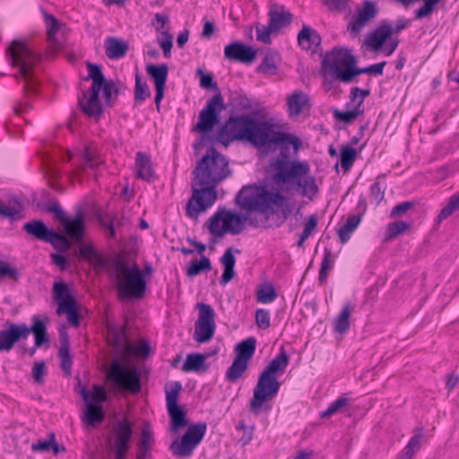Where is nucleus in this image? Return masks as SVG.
I'll list each match as a JSON object with an SVG mask.
<instances>
[{"mask_svg": "<svg viewBox=\"0 0 459 459\" xmlns=\"http://www.w3.org/2000/svg\"><path fill=\"white\" fill-rule=\"evenodd\" d=\"M324 4L334 13H343L349 9L350 0H323Z\"/></svg>", "mask_w": 459, "mask_h": 459, "instance_id": "nucleus-61", "label": "nucleus"}, {"mask_svg": "<svg viewBox=\"0 0 459 459\" xmlns=\"http://www.w3.org/2000/svg\"><path fill=\"white\" fill-rule=\"evenodd\" d=\"M92 404L102 406L101 403L108 399V394L103 386L94 385L92 387V393L90 396Z\"/></svg>", "mask_w": 459, "mask_h": 459, "instance_id": "nucleus-60", "label": "nucleus"}, {"mask_svg": "<svg viewBox=\"0 0 459 459\" xmlns=\"http://www.w3.org/2000/svg\"><path fill=\"white\" fill-rule=\"evenodd\" d=\"M182 390V385L178 381L169 383L165 387L166 402L168 405L178 404V394Z\"/></svg>", "mask_w": 459, "mask_h": 459, "instance_id": "nucleus-49", "label": "nucleus"}, {"mask_svg": "<svg viewBox=\"0 0 459 459\" xmlns=\"http://www.w3.org/2000/svg\"><path fill=\"white\" fill-rule=\"evenodd\" d=\"M235 203L241 211L247 213L256 212L260 218L250 217V224L264 228H268L266 223L280 209L285 221L294 207L279 191L273 192L266 185L255 184L244 186L236 195Z\"/></svg>", "mask_w": 459, "mask_h": 459, "instance_id": "nucleus-3", "label": "nucleus"}, {"mask_svg": "<svg viewBox=\"0 0 459 459\" xmlns=\"http://www.w3.org/2000/svg\"><path fill=\"white\" fill-rule=\"evenodd\" d=\"M107 378L118 391L136 394L141 390L140 376L137 370L130 368L119 359H115L111 363Z\"/></svg>", "mask_w": 459, "mask_h": 459, "instance_id": "nucleus-9", "label": "nucleus"}, {"mask_svg": "<svg viewBox=\"0 0 459 459\" xmlns=\"http://www.w3.org/2000/svg\"><path fill=\"white\" fill-rule=\"evenodd\" d=\"M105 54L111 60L124 57L129 50V44L117 37H108L104 41Z\"/></svg>", "mask_w": 459, "mask_h": 459, "instance_id": "nucleus-23", "label": "nucleus"}, {"mask_svg": "<svg viewBox=\"0 0 459 459\" xmlns=\"http://www.w3.org/2000/svg\"><path fill=\"white\" fill-rule=\"evenodd\" d=\"M421 429H419V433L411 437L410 441L402 452L400 459H411L415 452L419 451L421 446Z\"/></svg>", "mask_w": 459, "mask_h": 459, "instance_id": "nucleus-43", "label": "nucleus"}, {"mask_svg": "<svg viewBox=\"0 0 459 459\" xmlns=\"http://www.w3.org/2000/svg\"><path fill=\"white\" fill-rule=\"evenodd\" d=\"M277 292L273 285L269 284L262 288L257 292V300L261 303H271L277 298Z\"/></svg>", "mask_w": 459, "mask_h": 459, "instance_id": "nucleus-55", "label": "nucleus"}, {"mask_svg": "<svg viewBox=\"0 0 459 459\" xmlns=\"http://www.w3.org/2000/svg\"><path fill=\"white\" fill-rule=\"evenodd\" d=\"M78 104L82 112L89 117L100 118L103 114V105L100 96L82 92L79 98Z\"/></svg>", "mask_w": 459, "mask_h": 459, "instance_id": "nucleus-22", "label": "nucleus"}, {"mask_svg": "<svg viewBox=\"0 0 459 459\" xmlns=\"http://www.w3.org/2000/svg\"><path fill=\"white\" fill-rule=\"evenodd\" d=\"M289 361L290 358L287 352L281 348L280 353L262 371L250 402L249 410L251 412L259 414L264 403L276 396L281 387L277 377L285 372Z\"/></svg>", "mask_w": 459, "mask_h": 459, "instance_id": "nucleus-4", "label": "nucleus"}, {"mask_svg": "<svg viewBox=\"0 0 459 459\" xmlns=\"http://www.w3.org/2000/svg\"><path fill=\"white\" fill-rule=\"evenodd\" d=\"M22 229L35 238L45 242L52 233V230L48 229L40 220L28 221L23 224Z\"/></svg>", "mask_w": 459, "mask_h": 459, "instance_id": "nucleus-29", "label": "nucleus"}, {"mask_svg": "<svg viewBox=\"0 0 459 459\" xmlns=\"http://www.w3.org/2000/svg\"><path fill=\"white\" fill-rule=\"evenodd\" d=\"M117 274V290L120 300L142 299L146 291V281L142 270L134 265L128 267L125 263L115 264Z\"/></svg>", "mask_w": 459, "mask_h": 459, "instance_id": "nucleus-6", "label": "nucleus"}, {"mask_svg": "<svg viewBox=\"0 0 459 459\" xmlns=\"http://www.w3.org/2000/svg\"><path fill=\"white\" fill-rule=\"evenodd\" d=\"M255 347L256 339L255 337L245 339L236 345V357L225 375L229 382L235 383L243 377L247 369L248 361L255 354Z\"/></svg>", "mask_w": 459, "mask_h": 459, "instance_id": "nucleus-10", "label": "nucleus"}, {"mask_svg": "<svg viewBox=\"0 0 459 459\" xmlns=\"http://www.w3.org/2000/svg\"><path fill=\"white\" fill-rule=\"evenodd\" d=\"M440 0H424L423 4L414 12L415 19L421 20L431 15Z\"/></svg>", "mask_w": 459, "mask_h": 459, "instance_id": "nucleus-53", "label": "nucleus"}, {"mask_svg": "<svg viewBox=\"0 0 459 459\" xmlns=\"http://www.w3.org/2000/svg\"><path fill=\"white\" fill-rule=\"evenodd\" d=\"M257 52L251 46L241 41H233L224 48L226 59L243 64H251L255 61Z\"/></svg>", "mask_w": 459, "mask_h": 459, "instance_id": "nucleus-16", "label": "nucleus"}, {"mask_svg": "<svg viewBox=\"0 0 459 459\" xmlns=\"http://www.w3.org/2000/svg\"><path fill=\"white\" fill-rule=\"evenodd\" d=\"M386 65V62L383 61L377 64H374L371 65H368L367 67L359 68L356 65L354 66V70L352 73V82L355 80V78L363 74H372L374 75H382L384 67Z\"/></svg>", "mask_w": 459, "mask_h": 459, "instance_id": "nucleus-51", "label": "nucleus"}, {"mask_svg": "<svg viewBox=\"0 0 459 459\" xmlns=\"http://www.w3.org/2000/svg\"><path fill=\"white\" fill-rule=\"evenodd\" d=\"M152 95L151 90L146 83V82H143L141 75L136 74L135 75V87H134V104L140 105L146 99H149Z\"/></svg>", "mask_w": 459, "mask_h": 459, "instance_id": "nucleus-41", "label": "nucleus"}, {"mask_svg": "<svg viewBox=\"0 0 459 459\" xmlns=\"http://www.w3.org/2000/svg\"><path fill=\"white\" fill-rule=\"evenodd\" d=\"M351 314V307L350 303H346L341 310L338 316L333 320V330L338 333H344L350 328V316Z\"/></svg>", "mask_w": 459, "mask_h": 459, "instance_id": "nucleus-36", "label": "nucleus"}, {"mask_svg": "<svg viewBox=\"0 0 459 459\" xmlns=\"http://www.w3.org/2000/svg\"><path fill=\"white\" fill-rule=\"evenodd\" d=\"M199 312L198 319L195 324L194 339L199 343H204L212 339L215 329V312L212 306L205 303H197Z\"/></svg>", "mask_w": 459, "mask_h": 459, "instance_id": "nucleus-13", "label": "nucleus"}, {"mask_svg": "<svg viewBox=\"0 0 459 459\" xmlns=\"http://www.w3.org/2000/svg\"><path fill=\"white\" fill-rule=\"evenodd\" d=\"M332 257H333L332 251L330 249L326 248L325 250V254H324V257H323V261L321 264V268H320L319 275H318V281L321 284L325 283L327 280L328 272L330 270V265L332 263Z\"/></svg>", "mask_w": 459, "mask_h": 459, "instance_id": "nucleus-54", "label": "nucleus"}, {"mask_svg": "<svg viewBox=\"0 0 459 459\" xmlns=\"http://www.w3.org/2000/svg\"><path fill=\"white\" fill-rule=\"evenodd\" d=\"M167 409L170 418L172 431H177L187 424L186 412L180 405H168Z\"/></svg>", "mask_w": 459, "mask_h": 459, "instance_id": "nucleus-34", "label": "nucleus"}, {"mask_svg": "<svg viewBox=\"0 0 459 459\" xmlns=\"http://www.w3.org/2000/svg\"><path fill=\"white\" fill-rule=\"evenodd\" d=\"M307 103L308 98L304 92L300 91H294L287 98L290 117H298Z\"/></svg>", "mask_w": 459, "mask_h": 459, "instance_id": "nucleus-30", "label": "nucleus"}, {"mask_svg": "<svg viewBox=\"0 0 459 459\" xmlns=\"http://www.w3.org/2000/svg\"><path fill=\"white\" fill-rule=\"evenodd\" d=\"M278 32L268 22L267 26L256 27V39L264 44H271V34H277Z\"/></svg>", "mask_w": 459, "mask_h": 459, "instance_id": "nucleus-58", "label": "nucleus"}, {"mask_svg": "<svg viewBox=\"0 0 459 459\" xmlns=\"http://www.w3.org/2000/svg\"><path fill=\"white\" fill-rule=\"evenodd\" d=\"M391 23L387 20H383L372 32L368 34L364 42L373 51L378 52L382 50L385 43L391 39Z\"/></svg>", "mask_w": 459, "mask_h": 459, "instance_id": "nucleus-20", "label": "nucleus"}, {"mask_svg": "<svg viewBox=\"0 0 459 459\" xmlns=\"http://www.w3.org/2000/svg\"><path fill=\"white\" fill-rule=\"evenodd\" d=\"M356 65V56L345 47L333 48L321 61L322 69L343 83L352 82V73Z\"/></svg>", "mask_w": 459, "mask_h": 459, "instance_id": "nucleus-7", "label": "nucleus"}, {"mask_svg": "<svg viewBox=\"0 0 459 459\" xmlns=\"http://www.w3.org/2000/svg\"><path fill=\"white\" fill-rule=\"evenodd\" d=\"M31 321V326H28L25 323H6V327L14 344L19 341L26 340L30 333L35 334V333L39 332V330L46 325L45 321L40 319L39 316H34Z\"/></svg>", "mask_w": 459, "mask_h": 459, "instance_id": "nucleus-18", "label": "nucleus"}, {"mask_svg": "<svg viewBox=\"0 0 459 459\" xmlns=\"http://www.w3.org/2000/svg\"><path fill=\"white\" fill-rule=\"evenodd\" d=\"M212 270V263L205 255H201L200 260H194L189 264L186 274L189 277H194L200 274L202 272H209Z\"/></svg>", "mask_w": 459, "mask_h": 459, "instance_id": "nucleus-42", "label": "nucleus"}, {"mask_svg": "<svg viewBox=\"0 0 459 459\" xmlns=\"http://www.w3.org/2000/svg\"><path fill=\"white\" fill-rule=\"evenodd\" d=\"M80 255L97 265H104L105 261L92 246H83L80 248Z\"/></svg>", "mask_w": 459, "mask_h": 459, "instance_id": "nucleus-48", "label": "nucleus"}, {"mask_svg": "<svg viewBox=\"0 0 459 459\" xmlns=\"http://www.w3.org/2000/svg\"><path fill=\"white\" fill-rule=\"evenodd\" d=\"M268 18V22L279 33L292 23L294 15L283 4L273 3L270 4Z\"/></svg>", "mask_w": 459, "mask_h": 459, "instance_id": "nucleus-19", "label": "nucleus"}, {"mask_svg": "<svg viewBox=\"0 0 459 459\" xmlns=\"http://www.w3.org/2000/svg\"><path fill=\"white\" fill-rule=\"evenodd\" d=\"M45 210L54 213L56 220L60 221L66 235L75 243L81 244L83 241L84 222L83 216L81 212L70 219L62 210L57 201L51 202L45 206Z\"/></svg>", "mask_w": 459, "mask_h": 459, "instance_id": "nucleus-11", "label": "nucleus"}, {"mask_svg": "<svg viewBox=\"0 0 459 459\" xmlns=\"http://www.w3.org/2000/svg\"><path fill=\"white\" fill-rule=\"evenodd\" d=\"M136 177L147 182L155 179V173L149 155L137 152L135 158Z\"/></svg>", "mask_w": 459, "mask_h": 459, "instance_id": "nucleus-27", "label": "nucleus"}, {"mask_svg": "<svg viewBox=\"0 0 459 459\" xmlns=\"http://www.w3.org/2000/svg\"><path fill=\"white\" fill-rule=\"evenodd\" d=\"M347 403H348V398H346L345 396L342 395V396L338 397L334 402L330 403L327 410L321 412V414H320L321 418L325 419V418L331 417L332 415H333L334 413L339 411L341 408L345 406L347 404Z\"/></svg>", "mask_w": 459, "mask_h": 459, "instance_id": "nucleus-59", "label": "nucleus"}, {"mask_svg": "<svg viewBox=\"0 0 459 459\" xmlns=\"http://www.w3.org/2000/svg\"><path fill=\"white\" fill-rule=\"evenodd\" d=\"M459 209V191L453 195L447 204L441 209L437 215L438 221H441L451 216L455 211Z\"/></svg>", "mask_w": 459, "mask_h": 459, "instance_id": "nucleus-46", "label": "nucleus"}, {"mask_svg": "<svg viewBox=\"0 0 459 459\" xmlns=\"http://www.w3.org/2000/svg\"><path fill=\"white\" fill-rule=\"evenodd\" d=\"M226 108L223 97L217 92L200 111L198 122L193 130L202 134L199 143L194 144L197 149L204 142H219L228 145L234 141H246L266 152H274L281 147L280 155L271 163L273 170V179L277 184L286 185V191L302 190V195L312 198L319 189L316 179L310 175V166L306 161L290 160L286 150L292 145L295 152L301 146V141L291 134L278 130L273 123L257 119L251 115L230 116L220 127L215 135H208L220 122V114Z\"/></svg>", "mask_w": 459, "mask_h": 459, "instance_id": "nucleus-1", "label": "nucleus"}, {"mask_svg": "<svg viewBox=\"0 0 459 459\" xmlns=\"http://www.w3.org/2000/svg\"><path fill=\"white\" fill-rule=\"evenodd\" d=\"M197 74L201 75L200 85L202 88L206 90L215 89L218 92H221L212 74H204L201 69H198Z\"/></svg>", "mask_w": 459, "mask_h": 459, "instance_id": "nucleus-63", "label": "nucleus"}, {"mask_svg": "<svg viewBox=\"0 0 459 459\" xmlns=\"http://www.w3.org/2000/svg\"><path fill=\"white\" fill-rule=\"evenodd\" d=\"M385 175H379L376 182L370 186L371 202L379 204L385 196V188L382 187L380 179L384 178Z\"/></svg>", "mask_w": 459, "mask_h": 459, "instance_id": "nucleus-57", "label": "nucleus"}, {"mask_svg": "<svg viewBox=\"0 0 459 459\" xmlns=\"http://www.w3.org/2000/svg\"><path fill=\"white\" fill-rule=\"evenodd\" d=\"M247 218L242 214L225 208H220L207 221L209 231L215 236H222L226 232L232 235L240 234L244 230V222Z\"/></svg>", "mask_w": 459, "mask_h": 459, "instance_id": "nucleus-8", "label": "nucleus"}, {"mask_svg": "<svg viewBox=\"0 0 459 459\" xmlns=\"http://www.w3.org/2000/svg\"><path fill=\"white\" fill-rule=\"evenodd\" d=\"M206 431V423L199 422L192 425L181 437V440H174L169 449L173 455L181 458L190 457L194 449L202 441Z\"/></svg>", "mask_w": 459, "mask_h": 459, "instance_id": "nucleus-12", "label": "nucleus"}, {"mask_svg": "<svg viewBox=\"0 0 459 459\" xmlns=\"http://www.w3.org/2000/svg\"><path fill=\"white\" fill-rule=\"evenodd\" d=\"M416 204L415 201H407L403 202L401 204H396L393 207L390 217L396 218L403 216L405 212H407L409 210L414 208Z\"/></svg>", "mask_w": 459, "mask_h": 459, "instance_id": "nucleus-62", "label": "nucleus"}, {"mask_svg": "<svg viewBox=\"0 0 459 459\" xmlns=\"http://www.w3.org/2000/svg\"><path fill=\"white\" fill-rule=\"evenodd\" d=\"M47 243L52 245V247L59 252L69 250L72 247L71 241L69 238L55 230H52L51 235L48 237Z\"/></svg>", "mask_w": 459, "mask_h": 459, "instance_id": "nucleus-44", "label": "nucleus"}, {"mask_svg": "<svg viewBox=\"0 0 459 459\" xmlns=\"http://www.w3.org/2000/svg\"><path fill=\"white\" fill-rule=\"evenodd\" d=\"M80 394L86 403V409L83 414V421L90 426H96L101 423L105 419V411L102 406L94 405L90 399V393L85 386H82Z\"/></svg>", "mask_w": 459, "mask_h": 459, "instance_id": "nucleus-21", "label": "nucleus"}, {"mask_svg": "<svg viewBox=\"0 0 459 459\" xmlns=\"http://www.w3.org/2000/svg\"><path fill=\"white\" fill-rule=\"evenodd\" d=\"M53 291L55 299L58 304L57 307H64L66 304L76 305V301L66 283L63 281L56 282L54 284Z\"/></svg>", "mask_w": 459, "mask_h": 459, "instance_id": "nucleus-32", "label": "nucleus"}, {"mask_svg": "<svg viewBox=\"0 0 459 459\" xmlns=\"http://www.w3.org/2000/svg\"><path fill=\"white\" fill-rule=\"evenodd\" d=\"M147 74L154 81L155 87H166L169 74V67L166 64L153 65L150 64L146 66Z\"/></svg>", "mask_w": 459, "mask_h": 459, "instance_id": "nucleus-35", "label": "nucleus"}, {"mask_svg": "<svg viewBox=\"0 0 459 459\" xmlns=\"http://www.w3.org/2000/svg\"><path fill=\"white\" fill-rule=\"evenodd\" d=\"M281 57L276 51L267 52L262 63L257 66L256 71L265 74L274 75L278 72V64L280 63Z\"/></svg>", "mask_w": 459, "mask_h": 459, "instance_id": "nucleus-31", "label": "nucleus"}, {"mask_svg": "<svg viewBox=\"0 0 459 459\" xmlns=\"http://www.w3.org/2000/svg\"><path fill=\"white\" fill-rule=\"evenodd\" d=\"M151 347L148 342L143 341L137 346L126 343L125 347V354L127 356L136 355L137 357L145 358L149 355Z\"/></svg>", "mask_w": 459, "mask_h": 459, "instance_id": "nucleus-47", "label": "nucleus"}, {"mask_svg": "<svg viewBox=\"0 0 459 459\" xmlns=\"http://www.w3.org/2000/svg\"><path fill=\"white\" fill-rule=\"evenodd\" d=\"M362 106V100H359L358 103L355 105V107L348 111H342L337 108H334L333 115V117L341 122H343L344 124H351L359 116L363 114V109H361Z\"/></svg>", "mask_w": 459, "mask_h": 459, "instance_id": "nucleus-38", "label": "nucleus"}, {"mask_svg": "<svg viewBox=\"0 0 459 459\" xmlns=\"http://www.w3.org/2000/svg\"><path fill=\"white\" fill-rule=\"evenodd\" d=\"M13 66L19 67V74L25 82L26 91H36L38 81L34 76L33 69L40 62L41 55L29 45L28 41L13 39L7 48Z\"/></svg>", "mask_w": 459, "mask_h": 459, "instance_id": "nucleus-5", "label": "nucleus"}, {"mask_svg": "<svg viewBox=\"0 0 459 459\" xmlns=\"http://www.w3.org/2000/svg\"><path fill=\"white\" fill-rule=\"evenodd\" d=\"M217 351H215L214 353ZM213 354L212 353H191L186 356V359L183 364L182 370L184 372H202L208 370V365L205 360Z\"/></svg>", "mask_w": 459, "mask_h": 459, "instance_id": "nucleus-26", "label": "nucleus"}, {"mask_svg": "<svg viewBox=\"0 0 459 459\" xmlns=\"http://www.w3.org/2000/svg\"><path fill=\"white\" fill-rule=\"evenodd\" d=\"M60 333V348L58 356L60 359V366L65 376H71L73 359L70 353V342L69 336L65 330H59Z\"/></svg>", "mask_w": 459, "mask_h": 459, "instance_id": "nucleus-24", "label": "nucleus"}, {"mask_svg": "<svg viewBox=\"0 0 459 459\" xmlns=\"http://www.w3.org/2000/svg\"><path fill=\"white\" fill-rule=\"evenodd\" d=\"M44 18L47 26V41L48 44L46 49V56L52 57L64 48V44L56 39V33L60 30L61 23L53 14L47 12L44 13Z\"/></svg>", "mask_w": 459, "mask_h": 459, "instance_id": "nucleus-17", "label": "nucleus"}, {"mask_svg": "<svg viewBox=\"0 0 459 459\" xmlns=\"http://www.w3.org/2000/svg\"><path fill=\"white\" fill-rule=\"evenodd\" d=\"M410 227L409 223L403 221L391 222L387 225V239H392L403 233Z\"/></svg>", "mask_w": 459, "mask_h": 459, "instance_id": "nucleus-56", "label": "nucleus"}, {"mask_svg": "<svg viewBox=\"0 0 459 459\" xmlns=\"http://www.w3.org/2000/svg\"><path fill=\"white\" fill-rule=\"evenodd\" d=\"M123 86L124 83L119 80H108L105 89H103L105 104L108 107L112 108L116 104Z\"/></svg>", "mask_w": 459, "mask_h": 459, "instance_id": "nucleus-33", "label": "nucleus"}, {"mask_svg": "<svg viewBox=\"0 0 459 459\" xmlns=\"http://www.w3.org/2000/svg\"><path fill=\"white\" fill-rule=\"evenodd\" d=\"M57 315L66 314L68 322L74 327H78L80 325V316L76 309V305L66 304L64 307H57Z\"/></svg>", "mask_w": 459, "mask_h": 459, "instance_id": "nucleus-50", "label": "nucleus"}, {"mask_svg": "<svg viewBox=\"0 0 459 459\" xmlns=\"http://www.w3.org/2000/svg\"><path fill=\"white\" fill-rule=\"evenodd\" d=\"M357 155H358L357 150L350 145H343L341 148L340 161H341V166L345 173L348 172L351 169V167L357 158Z\"/></svg>", "mask_w": 459, "mask_h": 459, "instance_id": "nucleus-40", "label": "nucleus"}, {"mask_svg": "<svg viewBox=\"0 0 459 459\" xmlns=\"http://www.w3.org/2000/svg\"><path fill=\"white\" fill-rule=\"evenodd\" d=\"M16 206L5 205L2 199H0V217L8 218L11 221H15L21 218V212L23 209L22 204L15 200Z\"/></svg>", "mask_w": 459, "mask_h": 459, "instance_id": "nucleus-45", "label": "nucleus"}, {"mask_svg": "<svg viewBox=\"0 0 459 459\" xmlns=\"http://www.w3.org/2000/svg\"><path fill=\"white\" fill-rule=\"evenodd\" d=\"M377 14V6L375 2L364 0L362 6L347 25V30L352 37H357L361 30Z\"/></svg>", "mask_w": 459, "mask_h": 459, "instance_id": "nucleus-15", "label": "nucleus"}, {"mask_svg": "<svg viewBox=\"0 0 459 459\" xmlns=\"http://www.w3.org/2000/svg\"><path fill=\"white\" fill-rule=\"evenodd\" d=\"M255 322L258 328L265 330L270 327V314L264 308H259L255 312Z\"/></svg>", "mask_w": 459, "mask_h": 459, "instance_id": "nucleus-64", "label": "nucleus"}, {"mask_svg": "<svg viewBox=\"0 0 459 459\" xmlns=\"http://www.w3.org/2000/svg\"><path fill=\"white\" fill-rule=\"evenodd\" d=\"M240 250L238 248L229 247L221 258V262L223 264L224 270L221 277L220 283L226 285L235 276L234 266L236 264V258L234 253L240 254Z\"/></svg>", "mask_w": 459, "mask_h": 459, "instance_id": "nucleus-25", "label": "nucleus"}, {"mask_svg": "<svg viewBox=\"0 0 459 459\" xmlns=\"http://www.w3.org/2000/svg\"><path fill=\"white\" fill-rule=\"evenodd\" d=\"M360 221V215H352L349 217L346 222L338 230L337 233L342 244L346 243L351 238L352 232L357 229Z\"/></svg>", "mask_w": 459, "mask_h": 459, "instance_id": "nucleus-37", "label": "nucleus"}, {"mask_svg": "<svg viewBox=\"0 0 459 459\" xmlns=\"http://www.w3.org/2000/svg\"><path fill=\"white\" fill-rule=\"evenodd\" d=\"M298 43L305 50H310L316 48L321 44V36L313 28L307 25H303L302 29L298 33Z\"/></svg>", "mask_w": 459, "mask_h": 459, "instance_id": "nucleus-28", "label": "nucleus"}, {"mask_svg": "<svg viewBox=\"0 0 459 459\" xmlns=\"http://www.w3.org/2000/svg\"><path fill=\"white\" fill-rule=\"evenodd\" d=\"M114 441L112 449L115 459H126L133 440V423L127 419L118 420L113 427Z\"/></svg>", "mask_w": 459, "mask_h": 459, "instance_id": "nucleus-14", "label": "nucleus"}, {"mask_svg": "<svg viewBox=\"0 0 459 459\" xmlns=\"http://www.w3.org/2000/svg\"><path fill=\"white\" fill-rule=\"evenodd\" d=\"M230 173L228 160L211 146L193 170L192 196L186 207V215L197 219L210 208L218 198L217 186Z\"/></svg>", "mask_w": 459, "mask_h": 459, "instance_id": "nucleus-2", "label": "nucleus"}, {"mask_svg": "<svg viewBox=\"0 0 459 459\" xmlns=\"http://www.w3.org/2000/svg\"><path fill=\"white\" fill-rule=\"evenodd\" d=\"M317 225V217L316 214H312L307 218V221L305 224V228L302 233L299 235V239L297 242V246L299 247H302L305 240L309 238L311 233L314 231Z\"/></svg>", "mask_w": 459, "mask_h": 459, "instance_id": "nucleus-52", "label": "nucleus"}, {"mask_svg": "<svg viewBox=\"0 0 459 459\" xmlns=\"http://www.w3.org/2000/svg\"><path fill=\"white\" fill-rule=\"evenodd\" d=\"M35 342L33 347L30 349H27L25 347L22 348L23 353H28L30 357H32L37 349L44 347L45 349L49 348V338L48 334L47 325H45L39 332L34 334Z\"/></svg>", "mask_w": 459, "mask_h": 459, "instance_id": "nucleus-39", "label": "nucleus"}]
</instances>
